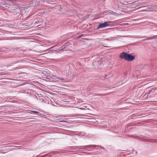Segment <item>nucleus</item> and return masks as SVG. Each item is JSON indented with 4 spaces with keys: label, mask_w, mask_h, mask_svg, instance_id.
<instances>
[{
    "label": "nucleus",
    "mask_w": 157,
    "mask_h": 157,
    "mask_svg": "<svg viewBox=\"0 0 157 157\" xmlns=\"http://www.w3.org/2000/svg\"><path fill=\"white\" fill-rule=\"evenodd\" d=\"M119 56L121 59H124L128 61H132L135 59V56L124 52L120 54Z\"/></svg>",
    "instance_id": "obj_1"
},
{
    "label": "nucleus",
    "mask_w": 157,
    "mask_h": 157,
    "mask_svg": "<svg viewBox=\"0 0 157 157\" xmlns=\"http://www.w3.org/2000/svg\"><path fill=\"white\" fill-rule=\"evenodd\" d=\"M19 11V9L16 7H12L10 10V12L11 13H13V14L14 15L17 14H20V13Z\"/></svg>",
    "instance_id": "obj_2"
},
{
    "label": "nucleus",
    "mask_w": 157,
    "mask_h": 157,
    "mask_svg": "<svg viewBox=\"0 0 157 157\" xmlns=\"http://www.w3.org/2000/svg\"><path fill=\"white\" fill-rule=\"evenodd\" d=\"M108 25V21L105 22L103 23L100 24L97 29L103 28Z\"/></svg>",
    "instance_id": "obj_3"
},
{
    "label": "nucleus",
    "mask_w": 157,
    "mask_h": 157,
    "mask_svg": "<svg viewBox=\"0 0 157 157\" xmlns=\"http://www.w3.org/2000/svg\"><path fill=\"white\" fill-rule=\"evenodd\" d=\"M82 148L84 149H86L85 147H92L94 148H95L96 147H99L100 146L99 145H87L86 146H82Z\"/></svg>",
    "instance_id": "obj_4"
},
{
    "label": "nucleus",
    "mask_w": 157,
    "mask_h": 157,
    "mask_svg": "<svg viewBox=\"0 0 157 157\" xmlns=\"http://www.w3.org/2000/svg\"><path fill=\"white\" fill-rule=\"evenodd\" d=\"M153 92L152 90H150L149 91V92H147L145 94H144V97H145V98H147V97H148L149 96V94H150L151 93H152V94L153 93Z\"/></svg>",
    "instance_id": "obj_5"
},
{
    "label": "nucleus",
    "mask_w": 157,
    "mask_h": 157,
    "mask_svg": "<svg viewBox=\"0 0 157 157\" xmlns=\"http://www.w3.org/2000/svg\"><path fill=\"white\" fill-rule=\"evenodd\" d=\"M2 6L5 9H6L9 8L10 6L7 4L5 3V4H3V5Z\"/></svg>",
    "instance_id": "obj_6"
},
{
    "label": "nucleus",
    "mask_w": 157,
    "mask_h": 157,
    "mask_svg": "<svg viewBox=\"0 0 157 157\" xmlns=\"http://www.w3.org/2000/svg\"><path fill=\"white\" fill-rule=\"evenodd\" d=\"M155 38V36H152L150 37H148L147 38V39H143L142 40H152V39H154Z\"/></svg>",
    "instance_id": "obj_7"
},
{
    "label": "nucleus",
    "mask_w": 157,
    "mask_h": 157,
    "mask_svg": "<svg viewBox=\"0 0 157 157\" xmlns=\"http://www.w3.org/2000/svg\"><path fill=\"white\" fill-rule=\"evenodd\" d=\"M56 80L58 81V80H60L62 82H63V81H64V79L63 78H56Z\"/></svg>",
    "instance_id": "obj_8"
},
{
    "label": "nucleus",
    "mask_w": 157,
    "mask_h": 157,
    "mask_svg": "<svg viewBox=\"0 0 157 157\" xmlns=\"http://www.w3.org/2000/svg\"><path fill=\"white\" fill-rule=\"evenodd\" d=\"M32 112H34L35 113H38V115H39V114H40V113L39 112H37V111H32Z\"/></svg>",
    "instance_id": "obj_9"
},
{
    "label": "nucleus",
    "mask_w": 157,
    "mask_h": 157,
    "mask_svg": "<svg viewBox=\"0 0 157 157\" xmlns=\"http://www.w3.org/2000/svg\"><path fill=\"white\" fill-rule=\"evenodd\" d=\"M40 23V22H39V21H36L35 22V23H34V24H35V25H36L37 24H38L39 23Z\"/></svg>",
    "instance_id": "obj_10"
},
{
    "label": "nucleus",
    "mask_w": 157,
    "mask_h": 157,
    "mask_svg": "<svg viewBox=\"0 0 157 157\" xmlns=\"http://www.w3.org/2000/svg\"><path fill=\"white\" fill-rule=\"evenodd\" d=\"M113 11H111V12H109V13H109V15H110V14H113L112 13H113Z\"/></svg>",
    "instance_id": "obj_11"
},
{
    "label": "nucleus",
    "mask_w": 157,
    "mask_h": 157,
    "mask_svg": "<svg viewBox=\"0 0 157 157\" xmlns=\"http://www.w3.org/2000/svg\"><path fill=\"white\" fill-rule=\"evenodd\" d=\"M83 34H82V35H81L79 36H78V37H77V39H78V38H80L82 36H83Z\"/></svg>",
    "instance_id": "obj_12"
},
{
    "label": "nucleus",
    "mask_w": 157,
    "mask_h": 157,
    "mask_svg": "<svg viewBox=\"0 0 157 157\" xmlns=\"http://www.w3.org/2000/svg\"><path fill=\"white\" fill-rule=\"evenodd\" d=\"M3 26V24H2L1 23H0V26Z\"/></svg>",
    "instance_id": "obj_13"
},
{
    "label": "nucleus",
    "mask_w": 157,
    "mask_h": 157,
    "mask_svg": "<svg viewBox=\"0 0 157 157\" xmlns=\"http://www.w3.org/2000/svg\"><path fill=\"white\" fill-rule=\"evenodd\" d=\"M108 23H111V21H109L108 22ZM110 24H109V26L110 25Z\"/></svg>",
    "instance_id": "obj_14"
},
{
    "label": "nucleus",
    "mask_w": 157,
    "mask_h": 157,
    "mask_svg": "<svg viewBox=\"0 0 157 157\" xmlns=\"http://www.w3.org/2000/svg\"><path fill=\"white\" fill-rule=\"evenodd\" d=\"M146 38L147 37H145V36H143V37H142V38Z\"/></svg>",
    "instance_id": "obj_15"
},
{
    "label": "nucleus",
    "mask_w": 157,
    "mask_h": 157,
    "mask_svg": "<svg viewBox=\"0 0 157 157\" xmlns=\"http://www.w3.org/2000/svg\"><path fill=\"white\" fill-rule=\"evenodd\" d=\"M80 109H83V108H80Z\"/></svg>",
    "instance_id": "obj_16"
},
{
    "label": "nucleus",
    "mask_w": 157,
    "mask_h": 157,
    "mask_svg": "<svg viewBox=\"0 0 157 157\" xmlns=\"http://www.w3.org/2000/svg\"><path fill=\"white\" fill-rule=\"evenodd\" d=\"M110 29V28H109V29H108L109 30H110V29Z\"/></svg>",
    "instance_id": "obj_17"
},
{
    "label": "nucleus",
    "mask_w": 157,
    "mask_h": 157,
    "mask_svg": "<svg viewBox=\"0 0 157 157\" xmlns=\"http://www.w3.org/2000/svg\"><path fill=\"white\" fill-rule=\"evenodd\" d=\"M105 127H106V128H107V126L106 125Z\"/></svg>",
    "instance_id": "obj_18"
},
{
    "label": "nucleus",
    "mask_w": 157,
    "mask_h": 157,
    "mask_svg": "<svg viewBox=\"0 0 157 157\" xmlns=\"http://www.w3.org/2000/svg\"><path fill=\"white\" fill-rule=\"evenodd\" d=\"M108 40H110V38H109Z\"/></svg>",
    "instance_id": "obj_19"
},
{
    "label": "nucleus",
    "mask_w": 157,
    "mask_h": 157,
    "mask_svg": "<svg viewBox=\"0 0 157 157\" xmlns=\"http://www.w3.org/2000/svg\"><path fill=\"white\" fill-rule=\"evenodd\" d=\"M50 48L49 49H50V48Z\"/></svg>",
    "instance_id": "obj_20"
},
{
    "label": "nucleus",
    "mask_w": 157,
    "mask_h": 157,
    "mask_svg": "<svg viewBox=\"0 0 157 157\" xmlns=\"http://www.w3.org/2000/svg\"><path fill=\"white\" fill-rule=\"evenodd\" d=\"M149 97H150V96H149Z\"/></svg>",
    "instance_id": "obj_21"
},
{
    "label": "nucleus",
    "mask_w": 157,
    "mask_h": 157,
    "mask_svg": "<svg viewBox=\"0 0 157 157\" xmlns=\"http://www.w3.org/2000/svg\"><path fill=\"white\" fill-rule=\"evenodd\" d=\"M111 77H112V75H111V76H110Z\"/></svg>",
    "instance_id": "obj_22"
}]
</instances>
